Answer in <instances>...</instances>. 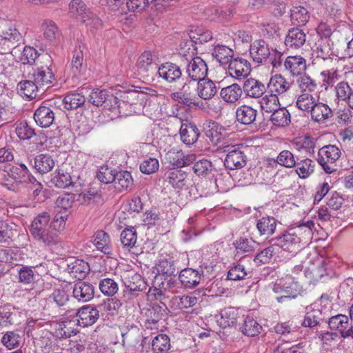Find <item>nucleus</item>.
Listing matches in <instances>:
<instances>
[{
	"mask_svg": "<svg viewBox=\"0 0 353 353\" xmlns=\"http://www.w3.org/2000/svg\"><path fill=\"white\" fill-rule=\"evenodd\" d=\"M68 217V212L57 210L49 224L50 213L43 212L39 214L32 222L30 234L34 240L43 246L57 245L59 242V234L65 229Z\"/></svg>",
	"mask_w": 353,
	"mask_h": 353,
	"instance_id": "nucleus-1",
	"label": "nucleus"
},
{
	"mask_svg": "<svg viewBox=\"0 0 353 353\" xmlns=\"http://www.w3.org/2000/svg\"><path fill=\"white\" fill-rule=\"evenodd\" d=\"M304 232L308 239L312 235V230L305 225H299L296 230L290 229L276 239L275 245L278 248V257L288 260L295 256L304 246L307 241L299 236L301 232Z\"/></svg>",
	"mask_w": 353,
	"mask_h": 353,
	"instance_id": "nucleus-2",
	"label": "nucleus"
},
{
	"mask_svg": "<svg viewBox=\"0 0 353 353\" xmlns=\"http://www.w3.org/2000/svg\"><path fill=\"white\" fill-rule=\"evenodd\" d=\"M272 290L275 293L281 294L280 296L276 297L277 301L281 303L285 299L296 298L299 292V285L294 281L291 275H286L276 281Z\"/></svg>",
	"mask_w": 353,
	"mask_h": 353,
	"instance_id": "nucleus-3",
	"label": "nucleus"
},
{
	"mask_svg": "<svg viewBox=\"0 0 353 353\" xmlns=\"http://www.w3.org/2000/svg\"><path fill=\"white\" fill-rule=\"evenodd\" d=\"M244 148L239 145H226L223 148L227 152L224 165L230 170H237L244 167L246 164V156L242 149Z\"/></svg>",
	"mask_w": 353,
	"mask_h": 353,
	"instance_id": "nucleus-4",
	"label": "nucleus"
},
{
	"mask_svg": "<svg viewBox=\"0 0 353 353\" xmlns=\"http://www.w3.org/2000/svg\"><path fill=\"white\" fill-rule=\"evenodd\" d=\"M137 65L139 74L148 80L154 79L159 67L151 52L148 51L142 53L139 57Z\"/></svg>",
	"mask_w": 353,
	"mask_h": 353,
	"instance_id": "nucleus-5",
	"label": "nucleus"
},
{
	"mask_svg": "<svg viewBox=\"0 0 353 353\" xmlns=\"http://www.w3.org/2000/svg\"><path fill=\"white\" fill-rule=\"evenodd\" d=\"M340 149L334 145H327L319 149L318 152V163L323 167V170L331 173L333 169L329 164L334 163L341 156Z\"/></svg>",
	"mask_w": 353,
	"mask_h": 353,
	"instance_id": "nucleus-6",
	"label": "nucleus"
},
{
	"mask_svg": "<svg viewBox=\"0 0 353 353\" xmlns=\"http://www.w3.org/2000/svg\"><path fill=\"white\" fill-rule=\"evenodd\" d=\"M22 41V35L14 25L5 27L0 34V46L5 51L15 48Z\"/></svg>",
	"mask_w": 353,
	"mask_h": 353,
	"instance_id": "nucleus-7",
	"label": "nucleus"
},
{
	"mask_svg": "<svg viewBox=\"0 0 353 353\" xmlns=\"http://www.w3.org/2000/svg\"><path fill=\"white\" fill-rule=\"evenodd\" d=\"M171 99L178 103L187 106H199L196 95L194 93V88L191 86L190 82L184 83L181 89L173 92L170 95Z\"/></svg>",
	"mask_w": 353,
	"mask_h": 353,
	"instance_id": "nucleus-8",
	"label": "nucleus"
},
{
	"mask_svg": "<svg viewBox=\"0 0 353 353\" xmlns=\"http://www.w3.org/2000/svg\"><path fill=\"white\" fill-rule=\"evenodd\" d=\"M88 100L96 106H101L106 102V105L110 109L115 106H120L118 98L112 94H108V92L105 90H93L89 95Z\"/></svg>",
	"mask_w": 353,
	"mask_h": 353,
	"instance_id": "nucleus-9",
	"label": "nucleus"
},
{
	"mask_svg": "<svg viewBox=\"0 0 353 353\" xmlns=\"http://www.w3.org/2000/svg\"><path fill=\"white\" fill-rule=\"evenodd\" d=\"M241 88L244 94L252 99L261 98L267 90L262 81L252 77L245 78Z\"/></svg>",
	"mask_w": 353,
	"mask_h": 353,
	"instance_id": "nucleus-10",
	"label": "nucleus"
},
{
	"mask_svg": "<svg viewBox=\"0 0 353 353\" xmlns=\"http://www.w3.org/2000/svg\"><path fill=\"white\" fill-rule=\"evenodd\" d=\"M181 76L182 72L179 65L171 62H165L159 65L156 77L171 83L176 82Z\"/></svg>",
	"mask_w": 353,
	"mask_h": 353,
	"instance_id": "nucleus-11",
	"label": "nucleus"
},
{
	"mask_svg": "<svg viewBox=\"0 0 353 353\" xmlns=\"http://www.w3.org/2000/svg\"><path fill=\"white\" fill-rule=\"evenodd\" d=\"M331 330H337L343 338L353 339V326H349L348 317L343 314H337L329 319L327 322Z\"/></svg>",
	"mask_w": 353,
	"mask_h": 353,
	"instance_id": "nucleus-12",
	"label": "nucleus"
},
{
	"mask_svg": "<svg viewBox=\"0 0 353 353\" xmlns=\"http://www.w3.org/2000/svg\"><path fill=\"white\" fill-rule=\"evenodd\" d=\"M208 70L205 62L199 57L192 59L186 68L188 77L194 81L204 79L207 75Z\"/></svg>",
	"mask_w": 353,
	"mask_h": 353,
	"instance_id": "nucleus-13",
	"label": "nucleus"
},
{
	"mask_svg": "<svg viewBox=\"0 0 353 353\" xmlns=\"http://www.w3.org/2000/svg\"><path fill=\"white\" fill-rule=\"evenodd\" d=\"M72 296L79 302H88L94 296V287L89 282L78 281L72 286Z\"/></svg>",
	"mask_w": 353,
	"mask_h": 353,
	"instance_id": "nucleus-14",
	"label": "nucleus"
},
{
	"mask_svg": "<svg viewBox=\"0 0 353 353\" xmlns=\"http://www.w3.org/2000/svg\"><path fill=\"white\" fill-rule=\"evenodd\" d=\"M228 71L229 74L236 79L248 78L251 69L247 60L238 58L232 59L229 63Z\"/></svg>",
	"mask_w": 353,
	"mask_h": 353,
	"instance_id": "nucleus-15",
	"label": "nucleus"
},
{
	"mask_svg": "<svg viewBox=\"0 0 353 353\" xmlns=\"http://www.w3.org/2000/svg\"><path fill=\"white\" fill-rule=\"evenodd\" d=\"M78 324L83 327L93 325L99 318V312L94 306L86 305L79 308L77 312Z\"/></svg>",
	"mask_w": 353,
	"mask_h": 353,
	"instance_id": "nucleus-16",
	"label": "nucleus"
},
{
	"mask_svg": "<svg viewBox=\"0 0 353 353\" xmlns=\"http://www.w3.org/2000/svg\"><path fill=\"white\" fill-rule=\"evenodd\" d=\"M250 54L254 61L260 63L267 62L270 50L265 41L256 40L250 46Z\"/></svg>",
	"mask_w": 353,
	"mask_h": 353,
	"instance_id": "nucleus-17",
	"label": "nucleus"
},
{
	"mask_svg": "<svg viewBox=\"0 0 353 353\" xmlns=\"http://www.w3.org/2000/svg\"><path fill=\"white\" fill-rule=\"evenodd\" d=\"M292 83L288 81L281 74H275L272 76L268 84L269 92L275 94L276 96L283 95L290 90Z\"/></svg>",
	"mask_w": 353,
	"mask_h": 353,
	"instance_id": "nucleus-18",
	"label": "nucleus"
},
{
	"mask_svg": "<svg viewBox=\"0 0 353 353\" xmlns=\"http://www.w3.org/2000/svg\"><path fill=\"white\" fill-rule=\"evenodd\" d=\"M334 92L338 101L345 102L353 110V87L347 81H341L334 86Z\"/></svg>",
	"mask_w": 353,
	"mask_h": 353,
	"instance_id": "nucleus-19",
	"label": "nucleus"
},
{
	"mask_svg": "<svg viewBox=\"0 0 353 353\" xmlns=\"http://www.w3.org/2000/svg\"><path fill=\"white\" fill-rule=\"evenodd\" d=\"M5 171L8 176L14 180L16 185L27 182L29 178V170L23 163L15 165H8L6 167Z\"/></svg>",
	"mask_w": 353,
	"mask_h": 353,
	"instance_id": "nucleus-20",
	"label": "nucleus"
},
{
	"mask_svg": "<svg viewBox=\"0 0 353 353\" xmlns=\"http://www.w3.org/2000/svg\"><path fill=\"white\" fill-rule=\"evenodd\" d=\"M34 119L39 126L48 128L53 123L54 112L51 108L46 105H41L35 110Z\"/></svg>",
	"mask_w": 353,
	"mask_h": 353,
	"instance_id": "nucleus-21",
	"label": "nucleus"
},
{
	"mask_svg": "<svg viewBox=\"0 0 353 353\" xmlns=\"http://www.w3.org/2000/svg\"><path fill=\"white\" fill-rule=\"evenodd\" d=\"M285 69L292 76H301L306 69V61L301 56H288L284 62Z\"/></svg>",
	"mask_w": 353,
	"mask_h": 353,
	"instance_id": "nucleus-22",
	"label": "nucleus"
},
{
	"mask_svg": "<svg viewBox=\"0 0 353 353\" xmlns=\"http://www.w3.org/2000/svg\"><path fill=\"white\" fill-rule=\"evenodd\" d=\"M305 41V32L298 28H294L288 30L285 44L288 48L299 49L304 45Z\"/></svg>",
	"mask_w": 353,
	"mask_h": 353,
	"instance_id": "nucleus-23",
	"label": "nucleus"
},
{
	"mask_svg": "<svg viewBox=\"0 0 353 353\" xmlns=\"http://www.w3.org/2000/svg\"><path fill=\"white\" fill-rule=\"evenodd\" d=\"M124 285L132 294L145 290L148 284L145 279L137 273L130 272L125 278Z\"/></svg>",
	"mask_w": 353,
	"mask_h": 353,
	"instance_id": "nucleus-24",
	"label": "nucleus"
},
{
	"mask_svg": "<svg viewBox=\"0 0 353 353\" xmlns=\"http://www.w3.org/2000/svg\"><path fill=\"white\" fill-rule=\"evenodd\" d=\"M179 132L181 141L186 145L194 143L199 136V130L196 125L189 121L181 124Z\"/></svg>",
	"mask_w": 353,
	"mask_h": 353,
	"instance_id": "nucleus-25",
	"label": "nucleus"
},
{
	"mask_svg": "<svg viewBox=\"0 0 353 353\" xmlns=\"http://www.w3.org/2000/svg\"><path fill=\"white\" fill-rule=\"evenodd\" d=\"M217 92V88L214 81L209 79H202L198 81L196 93L203 100L212 99Z\"/></svg>",
	"mask_w": 353,
	"mask_h": 353,
	"instance_id": "nucleus-26",
	"label": "nucleus"
},
{
	"mask_svg": "<svg viewBox=\"0 0 353 353\" xmlns=\"http://www.w3.org/2000/svg\"><path fill=\"white\" fill-rule=\"evenodd\" d=\"M119 97L123 103L130 105L139 103L141 105H143V108H145L147 102H148L149 105L152 102L150 100H148V96L146 94L136 90L123 92L120 94Z\"/></svg>",
	"mask_w": 353,
	"mask_h": 353,
	"instance_id": "nucleus-27",
	"label": "nucleus"
},
{
	"mask_svg": "<svg viewBox=\"0 0 353 353\" xmlns=\"http://www.w3.org/2000/svg\"><path fill=\"white\" fill-rule=\"evenodd\" d=\"M179 279L184 288H193L199 284L201 274L197 270L192 268H185L181 271Z\"/></svg>",
	"mask_w": 353,
	"mask_h": 353,
	"instance_id": "nucleus-28",
	"label": "nucleus"
},
{
	"mask_svg": "<svg viewBox=\"0 0 353 353\" xmlns=\"http://www.w3.org/2000/svg\"><path fill=\"white\" fill-rule=\"evenodd\" d=\"M33 79L40 88L44 86L49 88L54 79V74L49 66H41L37 68L33 73Z\"/></svg>",
	"mask_w": 353,
	"mask_h": 353,
	"instance_id": "nucleus-29",
	"label": "nucleus"
},
{
	"mask_svg": "<svg viewBox=\"0 0 353 353\" xmlns=\"http://www.w3.org/2000/svg\"><path fill=\"white\" fill-rule=\"evenodd\" d=\"M310 112L312 119L318 123H324L332 116L331 108L321 102L316 101Z\"/></svg>",
	"mask_w": 353,
	"mask_h": 353,
	"instance_id": "nucleus-30",
	"label": "nucleus"
},
{
	"mask_svg": "<svg viewBox=\"0 0 353 353\" xmlns=\"http://www.w3.org/2000/svg\"><path fill=\"white\" fill-rule=\"evenodd\" d=\"M321 310L316 309L313 305H310L305 308V314L302 325L305 327L313 328L323 321Z\"/></svg>",
	"mask_w": 353,
	"mask_h": 353,
	"instance_id": "nucleus-31",
	"label": "nucleus"
},
{
	"mask_svg": "<svg viewBox=\"0 0 353 353\" xmlns=\"http://www.w3.org/2000/svg\"><path fill=\"white\" fill-rule=\"evenodd\" d=\"M257 110L252 106L243 105L236 111V120L244 125L252 124L256 119Z\"/></svg>",
	"mask_w": 353,
	"mask_h": 353,
	"instance_id": "nucleus-32",
	"label": "nucleus"
},
{
	"mask_svg": "<svg viewBox=\"0 0 353 353\" xmlns=\"http://www.w3.org/2000/svg\"><path fill=\"white\" fill-rule=\"evenodd\" d=\"M243 94L242 88L237 83L223 88L220 92V96L223 100L229 103L236 102Z\"/></svg>",
	"mask_w": 353,
	"mask_h": 353,
	"instance_id": "nucleus-33",
	"label": "nucleus"
},
{
	"mask_svg": "<svg viewBox=\"0 0 353 353\" xmlns=\"http://www.w3.org/2000/svg\"><path fill=\"white\" fill-rule=\"evenodd\" d=\"M159 2L160 0H128L126 5L128 10L132 12H141L149 5L157 10L161 11L165 8Z\"/></svg>",
	"mask_w": 353,
	"mask_h": 353,
	"instance_id": "nucleus-34",
	"label": "nucleus"
},
{
	"mask_svg": "<svg viewBox=\"0 0 353 353\" xmlns=\"http://www.w3.org/2000/svg\"><path fill=\"white\" fill-rule=\"evenodd\" d=\"M34 168L40 174H43L50 172L54 167V161L48 154H41L34 158Z\"/></svg>",
	"mask_w": 353,
	"mask_h": 353,
	"instance_id": "nucleus-35",
	"label": "nucleus"
},
{
	"mask_svg": "<svg viewBox=\"0 0 353 353\" xmlns=\"http://www.w3.org/2000/svg\"><path fill=\"white\" fill-rule=\"evenodd\" d=\"M292 144L299 151H303L309 154H313L316 147V140L312 137L306 135L294 139Z\"/></svg>",
	"mask_w": 353,
	"mask_h": 353,
	"instance_id": "nucleus-36",
	"label": "nucleus"
},
{
	"mask_svg": "<svg viewBox=\"0 0 353 353\" xmlns=\"http://www.w3.org/2000/svg\"><path fill=\"white\" fill-rule=\"evenodd\" d=\"M276 227V220L272 216L262 217L256 223V228L260 235L267 238L274 233Z\"/></svg>",
	"mask_w": 353,
	"mask_h": 353,
	"instance_id": "nucleus-37",
	"label": "nucleus"
},
{
	"mask_svg": "<svg viewBox=\"0 0 353 353\" xmlns=\"http://www.w3.org/2000/svg\"><path fill=\"white\" fill-rule=\"evenodd\" d=\"M219 325L223 328L234 326L239 317L238 310L234 307H226L221 310Z\"/></svg>",
	"mask_w": 353,
	"mask_h": 353,
	"instance_id": "nucleus-38",
	"label": "nucleus"
},
{
	"mask_svg": "<svg viewBox=\"0 0 353 353\" xmlns=\"http://www.w3.org/2000/svg\"><path fill=\"white\" fill-rule=\"evenodd\" d=\"M236 249L235 257L237 258L239 254H249L254 251L256 247V242L252 239L241 237L236 239L234 243Z\"/></svg>",
	"mask_w": 353,
	"mask_h": 353,
	"instance_id": "nucleus-39",
	"label": "nucleus"
},
{
	"mask_svg": "<svg viewBox=\"0 0 353 353\" xmlns=\"http://www.w3.org/2000/svg\"><path fill=\"white\" fill-rule=\"evenodd\" d=\"M241 332L248 336H257L262 330V326L252 317L246 316L240 327Z\"/></svg>",
	"mask_w": 353,
	"mask_h": 353,
	"instance_id": "nucleus-40",
	"label": "nucleus"
},
{
	"mask_svg": "<svg viewBox=\"0 0 353 353\" xmlns=\"http://www.w3.org/2000/svg\"><path fill=\"white\" fill-rule=\"evenodd\" d=\"M225 128L216 122L210 123L205 134L213 145H217L224 137Z\"/></svg>",
	"mask_w": 353,
	"mask_h": 353,
	"instance_id": "nucleus-41",
	"label": "nucleus"
},
{
	"mask_svg": "<svg viewBox=\"0 0 353 353\" xmlns=\"http://www.w3.org/2000/svg\"><path fill=\"white\" fill-rule=\"evenodd\" d=\"M133 179L130 172L128 171L117 172L114 185L115 189L119 192L127 190L132 185Z\"/></svg>",
	"mask_w": 353,
	"mask_h": 353,
	"instance_id": "nucleus-42",
	"label": "nucleus"
},
{
	"mask_svg": "<svg viewBox=\"0 0 353 353\" xmlns=\"http://www.w3.org/2000/svg\"><path fill=\"white\" fill-rule=\"evenodd\" d=\"M291 21L296 26H304L310 19V13L307 8L303 6H294L290 10Z\"/></svg>",
	"mask_w": 353,
	"mask_h": 353,
	"instance_id": "nucleus-43",
	"label": "nucleus"
},
{
	"mask_svg": "<svg viewBox=\"0 0 353 353\" xmlns=\"http://www.w3.org/2000/svg\"><path fill=\"white\" fill-rule=\"evenodd\" d=\"M93 243L97 250L104 254H110L111 248L110 246V239L109 235L103 230L97 231L93 236Z\"/></svg>",
	"mask_w": 353,
	"mask_h": 353,
	"instance_id": "nucleus-44",
	"label": "nucleus"
},
{
	"mask_svg": "<svg viewBox=\"0 0 353 353\" xmlns=\"http://www.w3.org/2000/svg\"><path fill=\"white\" fill-rule=\"evenodd\" d=\"M172 307L179 309H187L195 305L197 298L193 294L183 296H174L170 300Z\"/></svg>",
	"mask_w": 353,
	"mask_h": 353,
	"instance_id": "nucleus-45",
	"label": "nucleus"
},
{
	"mask_svg": "<svg viewBox=\"0 0 353 353\" xmlns=\"http://www.w3.org/2000/svg\"><path fill=\"white\" fill-rule=\"evenodd\" d=\"M269 164H279L288 168H294L296 165V160L294 154L289 150L281 151L277 156L276 159H268Z\"/></svg>",
	"mask_w": 353,
	"mask_h": 353,
	"instance_id": "nucleus-46",
	"label": "nucleus"
},
{
	"mask_svg": "<svg viewBox=\"0 0 353 353\" xmlns=\"http://www.w3.org/2000/svg\"><path fill=\"white\" fill-rule=\"evenodd\" d=\"M259 103L261 110L267 113H271L274 110H276V108L280 106L279 97L270 92L261 97Z\"/></svg>",
	"mask_w": 353,
	"mask_h": 353,
	"instance_id": "nucleus-47",
	"label": "nucleus"
},
{
	"mask_svg": "<svg viewBox=\"0 0 353 353\" xmlns=\"http://www.w3.org/2000/svg\"><path fill=\"white\" fill-rule=\"evenodd\" d=\"M233 54V50L223 45L215 46L212 52L213 57L222 65L229 63Z\"/></svg>",
	"mask_w": 353,
	"mask_h": 353,
	"instance_id": "nucleus-48",
	"label": "nucleus"
},
{
	"mask_svg": "<svg viewBox=\"0 0 353 353\" xmlns=\"http://www.w3.org/2000/svg\"><path fill=\"white\" fill-rule=\"evenodd\" d=\"M271 121L279 127H284L290 123V114L286 108H277L272 112Z\"/></svg>",
	"mask_w": 353,
	"mask_h": 353,
	"instance_id": "nucleus-49",
	"label": "nucleus"
},
{
	"mask_svg": "<svg viewBox=\"0 0 353 353\" xmlns=\"http://www.w3.org/2000/svg\"><path fill=\"white\" fill-rule=\"evenodd\" d=\"M188 174L181 170L170 172L167 177V181L175 189H182L186 184Z\"/></svg>",
	"mask_w": 353,
	"mask_h": 353,
	"instance_id": "nucleus-50",
	"label": "nucleus"
},
{
	"mask_svg": "<svg viewBox=\"0 0 353 353\" xmlns=\"http://www.w3.org/2000/svg\"><path fill=\"white\" fill-rule=\"evenodd\" d=\"M69 272L79 280L83 279L90 271L89 265L83 260H75L68 265Z\"/></svg>",
	"mask_w": 353,
	"mask_h": 353,
	"instance_id": "nucleus-51",
	"label": "nucleus"
},
{
	"mask_svg": "<svg viewBox=\"0 0 353 353\" xmlns=\"http://www.w3.org/2000/svg\"><path fill=\"white\" fill-rule=\"evenodd\" d=\"M50 182L59 188H65L72 184L71 176L63 170H57L51 178Z\"/></svg>",
	"mask_w": 353,
	"mask_h": 353,
	"instance_id": "nucleus-52",
	"label": "nucleus"
},
{
	"mask_svg": "<svg viewBox=\"0 0 353 353\" xmlns=\"http://www.w3.org/2000/svg\"><path fill=\"white\" fill-rule=\"evenodd\" d=\"M152 347L154 353H166L170 347V338L164 334L157 335L152 340Z\"/></svg>",
	"mask_w": 353,
	"mask_h": 353,
	"instance_id": "nucleus-53",
	"label": "nucleus"
},
{
	"mask_svg": "<svg viewBox=\"0 0 353 353\" xmlns=\"http://www.w3.org/2000/svg\"><path fill=\"white\" fill-rule=\"evenodd\" d=\"M296 81L302 93L310 94L314 92L318 86L316 80L305 73L301 74Z\"/></svg>",
	"mask_w": 353,
	"mask_h": 353,
	"instance_id": "nucleus-54",
	"label": "nucleus"
},
{
	"mask_svg": "<svg viewBox=\"0 0 353 353\" xmlns=\"http://www.w3.org/2000/svg\"><path fill=\"white\" fill-rule=\"evenodd\" d=\"M40 87L34 81H21L18 84V90L21 95L30 99L37 96V90Z\"/></svg>",
	"mask_w": 353,
	"mask_h": 353,
	"instance_id": "nucleus-55",
	"label": "nucleus"
},
{
	"mask_svg": "<svg viewBox=\"0 0 353 353\" xmlns=\"http://www.w3.org/2000/svg\"><path fill=\"white\" fill-rule=\"evenodd\" d=\"M45 38L50 41L56 40L60 36V31L56 23L51 20H45L41 24Z\"/></svg>",
	"mask_w": 353,
	"mask_h": 353,
	"instance_id": "nucleus-56",
	"label": "nucleus"
},
{
	"mask_svg": "<svg viewBox=\"0 0 353 353\" xmlns=\"http://www.w3.org/2000/svg\"><path fill=\"white\" fill-rule=\"evenodd\" d=\"M85 97L79 93H69L64 97L63 102L67 110H74L85 103Z\"/></svg>",
	"mask_w": 353,
	"mask_h": 353,
	"instance_id": "nucleus-57",
	"label": "nucleus"
},
{
	"mask_svg": "<svg viewBox=\"0 0 353 353\" xmlns=\"http://www.w3.org/2000/svg\"><path fill=\"white\" fill-rule=\"evenodd\" d=\"M296 172L301 178H306L309 176L313 172L314 168V162L310 159H305L300 161H296Z\"/></svg>",
	"mask_w": 353,
	"mask_h": 353,
	"instance_id": "nucleus-58",
	"label": "nucleus"
},
{
	"mask_svg": "<svg viewBox=\"0 0 353 353\" xmlns=\"http://www.w3.org/2000/svg\"><path fill=\"white\" fill-rule=\"evenodd\" d=\"M121 243L125 248H133L137 242V235L134 228H125L120 235Z\"/></svg>",
	"mask_w": 353,
	"mask_h": 353,
	"instance_id": "nucleus-59",
	"label": "nucleus"
},
{
	"mask_svg": "<svg viewBox=\"0 0 353 353\" xmlns=\"http://www.w3.org/2000/svg\"><path fill=\"white\" fill-rule=\"evenodd\" d=\"M278 254V248L274 244L263 249L254 259V261L256 263L266 264L268 263L272 256Z\"/></svg>",
	"mask_w": 353,
	"mask_h": 353,
	"instance_id": "nucleus-60",
	"label": "nucleus"
},
{
	"mask_svg": "<svg viewBox=\"0 0 353 353\" xmlns=\"http://www.w3.org/2000/svg\"><path fill=\"white\" fill-rule=\"evenodd\" d=\"M316 103L315 98L309 93H302L296 100V106L299 109L310 112Z\"/></svg>",
	"mask_w": 353,
	"mask_h": 353,
	"instance_id": "nucleus-61",
	"label": "nucleus"
},
{
	"mask_svg": "<svg viewBox=\"0 0 353 353\" xmlns=\"http://www.w3.org/2000/svg\"><path fill=\"white\" fill-rule=\"evenodd\" d=\"M212 167V163L209 160L205 159H196L193 166V171L199 176H205L211 172Z\"/></svg>",
	"mask_w": 353,
	"mask_h": 353,
	"instance_id": "nucleus-62",
	"label": "nucleus"
},
{
	"mask_svg": "<svg viewBox=\"0 0 353 353\" xmlns=\"http://www.w3.org/2000/svg\"><path fill=\"white\" fill-rule=\"evenodd\" d=\"M15 132L17 137L22 140L30 139L35 134L34 130L24 121L16 123Z\"/></svg>",
	"mask_w": 353,
	"mask_h": 353,
	"instance_id": "nucleus-63",
	"label": "nucleus"
},
{
	"mask_svg": "<svg viewBox=\"0 0 353 353\" xmlns=\"http://www.w3.org/2000/svg\"><path fill=\"white\" fill-rule=\"evenodd\" d=\"M99 289L101 292L106 296L114 295L118 290V284L112 279H102L99 283Z\"/></svg>",
	"mask_w": 353,
	"mask_h": 353,
	"instance_id": "nucleus-64",
	"label": "nucleus"
}]
</instances>
